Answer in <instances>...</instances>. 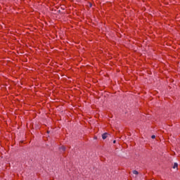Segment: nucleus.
I'll use <instances>...</instances> for the list:
<instances>
[{
  "label": "nucleus",
  "instance_id": "obj_1",
  "mask_svg": "<svg viewBox=\"0 0 180 180\" xmlns=\"http://www.w3.org/2000/svg\"><path fill=\"white\" fill-rule=\"evenodd\" d=\"M108 136H109V134L108 133H104L102 134V139L103 140H106L108 139Z\"/></svg>",
  "mask_w": 180,
  "mask_h": 180
},
{
  "label": "nucleus",
  "instance_id": "obj_2",
  "mask_svg": "<svg viewBox=\"0 0 180 180\" xmlns=\"http://www.w3.org/2000/svg\"><path fill=\"white\" fill-rule=\"evenodd\" d=\"M175 168L178 169V163L174 162V166H173V169H175Z\"/></svg>",
  "mask_w": 180,
  "mask_h": 180
},
{
  "label": "nucleus",
  "instance_id": "obj_5",
  "mask_svg": "<svg viewBox=\"0 0 180 180\" xmlns=\"http://www.w3.org/2000/svg\"><path fill=\"white\" fill-rule=\"evenodd\" d=\"M151 137H152V139H155V135H153Z\"/></svg>",
  "mask_w": 180,
  "mask_h": 180
},
{
  "label": "nucleus",
  "instance_id": "obj_3",
  "mask_svg": "<svg viewBox=\"0 0 180 180\" xmlns=\"http://www.w3.org/2000/svg\"><path fill=\"white\" fill-rule=\"evenodd\" d=\"M133 174H134V175H139V172H137V170H134Z\"/></svg>",
  "mask_w": 180,
  "mask_h": 180
},
{
  "label": "nucleus",
  "instance_id": "obj_6",
  "mask_svg": "<svg viewBox=\"0 0 180 180\" xmlns=\"http://www.w3.org/2000/svg\"><path fill=\"white\" fill-rule=\"evenodd\" d=\"M113 143H114V144L116 143V141H113Z\"/></svg>",
  "mask_w": 180,
  "mask_h": 180
},
{
  "label": "nucleus",
  "instance_id": "obj_4",
  "mask_svg": "<svg viewBox=\"0 0 180 180\" xmlns=\"http://www.w3.org/2000/svg\"><path fill=\"white\" fill-rule=\"evenodd\" d=\"M60 150H62V151H65V146L60 147Z\"/></svg>",
  "mask_w": 180,
  "mask_h": 180
}]
</instances>
